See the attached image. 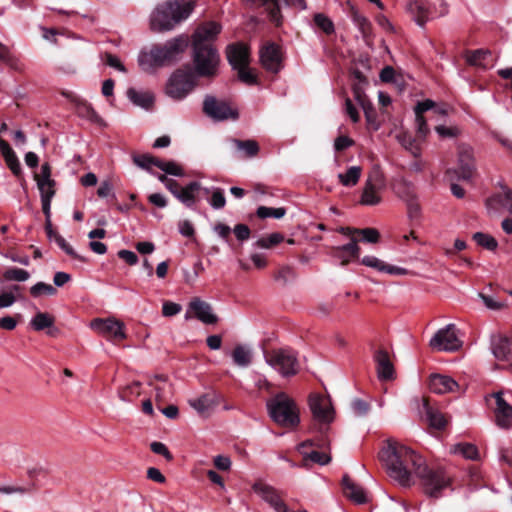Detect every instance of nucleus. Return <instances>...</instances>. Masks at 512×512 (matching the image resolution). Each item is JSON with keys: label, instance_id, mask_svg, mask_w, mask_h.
<instances>
[{"label": "nucleus", "instance_id": "2", "mask_svg": "<svg viewBox=\"0 0 512 512\" xmlns=\"http://www.w3.org/2000/svg\"><path fill=\"white\" fill-rule=\"evenodd\" d=\"M188 46V37L179 35L163 45H153L149 51H141L138 64L144 72H154L157 68L176 62Z\"/></svg>", "mask_w": 512, "mask_h": 512}, {"label": "nucleus", "instance_id": "49", "mask_svg": "<svg viewBox=\"0 0 512 512\" xmlns=\"http://www.w3.org/2000/svg\"><path fill=\"white\" fill-rule=\"evenodd\" d=\"M30 293L33 297H39L42 294L46 295H55L57 290L51 284H47L45 282H37L30 288Z\"/></svg>", "mask_w": 512, "mask_h": 512}, {"label": "nucleus", "instance_id": "35", "mask_svg": "<svg viewBox=\"0 0 512 512\" xmlns=\"http://www.w3.org/2000/svg\"><path fill=\"white\" fill-rule=\"evenodd\" d=\"M362 174V168L360 166H351L345 173H339V182L345 187L355 186Z\"/></svg>", "mask_w": 512, "mask_h": 512}, {"label": "nucleus", "instance_id": "44", "mask_svg": "<svg viewBox=\"0 0 512 512\" xmlns=\"http://www.w3.org/2000/svg\"><path fill=\"white\" fill-rule=\"evenodd\" d=\"M3 277L7 281L24 282L29 279L30 274L24 269L12 267L5 270Z\"/></svg>", "mask_w": 512, "mask_h": 512}, {"label": "nucleus", "instance_id": "55", "mask_svg": "<svg viewBox=\"0 0 512 512\" xmlns=\"http://www.w3.org/2000/svg\"><path fill=\"white\" fill-rule=\"evenodd\" d=\"M479 297L482 299L484 305L490 310L497 311V310L504 309L507 306L505 301H499V300L495 299L494 297L485 295L483 293H480Z\"/></svg>", "mask_w": 512, "mask_h": 512}, {"label": "nucleus", "instance_id": "20", "mask_svg": "<svg viewBox=\"0 0 512 512\" xmlns=\"http://www.w3.org/2000/svg\"><path fill=\"white\" fill-rule=\"evenodd\" d=\"M226 57L233 69L249 64V50L243 43L230 44L226 48Z\"/></svg>", "mask_w": 512, "mask_h": 512}, {"label": "nucleus", "instance_id": "53", "mask_svg": "<svg viewBox=\"0 0 512 512\" xmlns=\"http://www.w3.org/2000/svg\"><path fill=\"white\" fill-rule=\"evenodd\" d=\"M361 236V241L367 243H377L380 239V233L375 228L358 229V234Z\"/></svg>", "mask_w": 512, "mask_h": 512}, {"label": "nucleus", "instance_id": "24", "mask_svg": "<svg viewBox=\"0 0 512 512\" xmlns=\"http://www.w3.org/2000/svg\"><path fill=\"white\" fill-rule=\"evenodd\" d=\"M377 364L378 377L381 380H389L393 378L394 368L390 361L389 355L384 350H379L375 354Z\"/></svg>", "mask_w": 512, "mask_h": 512}, {"label": "nucleus", "instance_id": "56", "mask_svg": "<svg viewBox=\"0 0 512 512\" xmlns=\"http://www.w3.org/2000/svg\"><path fill=\"white\" fill-rule=\"evenodd\" d=\"M0 61L9 65L12 68L17 67L18 60L11 53L10 49L0 42Z\"/></svg>", "mask_w": 512, "mask_h": 512}, {"label": "nucleus", "instance_id": "17", "mask_svg": "<svg viewBox=\"0 0 512 512\" xmlns=\"http://www.w3.org/2000/svg\"><path fill=\"white\" fill-rule=\"evenodd\" d=\"M252 489L262 500L274 508L276 512H288L287 505L274 487L263 483H255Z\"/></svg>", "mask_w": 512, "mask_h": 512}, {"label": "nucleus", "instance_id": "28", "mask_svg": "<svg viewBox=\"0 0 512 512\" xmlns=\"http://www.w3.org/2000/svg\"><path fill=\"white\" fill-rule=\"evenodd\" d=\"M343 491L347 498L357 504H363L367 501L364 489L354 483L348 476L343 477Z\"/></svg>", "mask_w": 512, "mask_h": 512}, {"label": "nucleus", "instance_id": "45", "mask_svg": "<svg viewBox=\"0 0 512 512\" xmlns=\"http://www.w3.org/2000/svg\"><path fill=\"white\" fill-rule=\"evenodd\" d=\"M256 214L261 219H265V218H269V217H272L275 219H280L286 214V209L283 207L272 208V207L260 206L257 208Z\"/></svg>", "mask_w": 512, "mask_h": 512}, {"label": "nucleus", "instance_id": "30", "mask_svg": "<svg viewBox=\"0 0 512 512\" xmlns=\"http://www.w3.org/2000/svg\"><path fill=\"white\" fill-rule=\"evenodd\" d=\"M235 146L237 152L240 153V156L243 158H253L259 152V145L255 140H238L232 139L231 141Z\"/></svg>", "mask_w": 512, "mask_h": 512}, {"label": "nucleus", "instance_id": "15", "mask_svg": "<svg viewBox=\"0 0 512 512\" xmlns=\"http://www.w3.org/2000/svg\"><path fill=\"white\" fill-rule=\"evenodd\" d=\"M190 313H193L196 319L207 325H213L218 322V317L213 313L211 304L198 297L193 298L189 302L185 319L191 318Z\"/></svg>", "mask_w": 512, "mask_h": 512}, {"label": "nucleus", "instance_id": "1", "mask_svg": "<svg viewBox=\"0 0 512 512\" xmlns=\"http://www.w3.org/2000/svg\"><path fill=\"white\" fill-rule=\"evenodd\" d=\"M379 458L389 477L403 487L411 486L415 475L421 480L425 493L437 498L449 485V477L442 470L429 469L421 455L396 440L387 441Z\"/></svg>", "mask_w": 512, "mask_h": 512}, {"label": "nucleus", "instance_id": "8", "mask_svg": "<svg viewBox=\"0 0 512 512\" xmlns=\"http://www.w3.org/2000/svg\"><path fill=\"white\" fill-rule=\"evenodd\" d=\"M197 80L189 69H177L168 79L166 94L174 100L184 99L196 86Z\"/></svg>", "mask_w": 512, "mask_h": 512}, {"label": "nucleus", "instance_id": "32", "mask_svg": "<svg viewBox=\"0 0 512 512\" xmlns=\"http://www.w3.org/2000/svg\"><path fill=\"white\" fill-rule=\"evenodd\" d=\"M491 52L488 50H475L466 55V61L473 66H478L487 69L491 66L489 59H491Z\"/></svg>", "mask_w": 512, "mask_h": 512}, {"label": "nucleus", "instance_id": "51", "mask_svg": "<svg viewBox=\"0 0 512 512\" xmlns=\"http://www.w3.org/2000/svg\"><path fill=\"white\" fill-rule=\"evenodd\" d=\"M54 241L67 255L80 261H85V258L78 255L73 247L60 234H55Z\"/></svg>", "mask_w": 512, "mask_h": 512}, {"label": "nucleus", "instance_id": "58", "mask_svg": "<svg viewBox=\"0 0 512 512\" xmlns=\"http://www.w3.org/2000/svg\"><path fill=\"white\" fill-rule=\"evenodd\" d=\"M352 410L357 416H364L369 411V404L361 399H354L351 403Z\"/></svg>", "mask_w": 512, "mask_h": 512}, {"label": "nucleus", "instance_id": "31", "mask_svg": "<svg viewBox=\"0 0 512 512\" xmlns=\"http://www.w3.org/2000/svg\"><path fill=\"white\" fill-rule=\"evenodd\" d=\"M351 18H352L354 25L360 31L365 42L368 43L370 36L372 34L371 22L365 16H363L361 13H359V11L356 9H352Z\"/></svg>", "mask_w": 512, "mask_h": 512}, {"label": "nucleus", "instance_id": "47", "mask_svg": "<svg viewBox=\"0 0 512 512\" xmlns=\"http://www.w3.org/2000/svg\"><path fill=\"white\" fill-rule=\"evenodd\" d=\"M295 278H296V273H295L294 269L290 266H282L274 274L275 281L280 282L283 285L288 284L290 281H293Z\"/></svg>", "mask_w": 512, "mask_h": 512}, {"label": "nucleus", "instance_id": "22", "mask_svg": "<svg viewBox=\"0 0 512 512\" xmlns=\"http://www.w3.org/2000/svg\"><path fill=\"white\" fill-rule=\"evenodd\" d=\"M361 264L373 268L379 272L391 274V275H404L407 273V270L405 268L393 266L386 264L384 261L380 260L379 258L375 256H364L361 259Z\"/></svg>", "mask_w": 512, "mask_h": 512}, {"label": "nucleus", "instance_id": "36", "mask_svg": "<svg viewBox=\"0 0 512 512\" xmlns=\"http://www.w3.org/2000/svg\"><path fill=\"white\" fill-rule=\"evenodd\" d=\"M394 191L398 197H400L405 202L411 201L416 198L414 187L411 183L401 180L397 182L394 186Z\"/></svg>", "mask_w": 512, "mask_h": 512}, {"label": "nucleus", "instance_id": "5", "mask_svg": "<svg viewBox=\"0 0 512 512\" xmlns=\"http://www.w3.org/2000/svg\"><path fill=\"white\" fill-rule=\"evenodd\" d=\"M220 61V54L214 46H192V72L195 78L217 76Z\"/></svg>", "mask_w": 512, "mask_h": 512}, {"label": "nucleus", "instance_id": "61", "mask_svg": "<svg viewBox=\"0 0 512 512\" xmlns=\"http://www.w3.org/2000/svg\"><path fill=\"white\" fill-rule=\"evenodd\" d=\"M4 159L11 172L15 176H19L21 174V165L16 154L14 153L10 156L5 157Z\"/></svg>", "mask_w": 512, "mask_h": 512}, {"label": "nucleus", "instance_id": "29", "mask_svg": "<svg viewBox=\"0 0 512 512\" xmlns=\"http://www.w3.org/2000/svg\"><path fill=\"white\" fill-rule=\"evenodd\" d=\"M313 445H314L313 441L307 440V441L301 443L299 446V450L303 455V460H304L303 466H307L308 461L319 464V465L328 464L331 461V457L327 453L320 452L317 450H313L311 452H305L303 450L306 446H313Z\"/></svg>", "mask_w": 512, "mask_h": 512}, {"label": "nucleus", "instance_id": "33", "mask_svg": "<svg viewBox=\"0 0 512 512\" xmlns=\"http://www.w3.org/2000/svg\"><path fill=\"white\" fill-rule=\"evenodd\" d=\"M408 10L414 16L419 26H424L429 19V12L424 2L413 0L408 4Z\"/></svg>", "mask_w": 512, "mask_h": 512}, {"label": "nucleus", "instance_id": "25", "mask_svg": "<svg viewBox=\"0 0 512 512\" xmlns=\"http://www.w3.org/2000/svg\"><path fill=\"white\" fill-rule=\"evenodd\" d=\"M128 99L136 106L143 109H150L154 104V95L147 90L129 88L126 92Z\"/></svg>", "mask_w": 512, "mask_h": 512}, {"label": "nucleus", "instance_id": "14", "mask_svg": "<svg viewBox=\"0 0 512 512\" xmlns=\"http://www.w3.org/2000/svg\"><path fill=\"white\" fill-rule=\"evenodd\" d=\"M204 113L215 121L237 119L238 112L232 109L225 101H220L214 96H206L203 103Z\"/></svg>", "mask_w": 512, "mask_h": 512}, {"label": "nucleus", "instance_id": "39", "mask_svg": "<svg viewBox=\"0 0 512 512\" xmlns=\"http://www.w3.org/2000/svg\"><path fill=\"white\" fill-rule=\"evenodd\" d=\"M54 324V318L45 312H38L30 321V325L36 331L44 330Z\"/></svg>", "mask_w": 512, "mask_h": 512}, {"label": "nucleus", "instance_id": "4", "mask_svg": "<svg viewBox=\"0 0 512 512\" xmlns=\"http://www.w3.org/2000/svg\"><path fill=\"white\" fill-rule=\"evenodd\" d=\"M271 419L278 425L292 428L299 424V409L295 402L285 393H278L267 401Z\"/></svg>", "mask_w": 512, "mask_h": 512}, {"label": "nucleus", "instance_id": "34", "mask_svg": "<svg viewBox=\"0 0 512 512\" xmlns=\"http://www.w3.org/2000/svg\"><path fill=\"white\" fill-rule=\"evenodd\" d=\"M424 409L427 421L431 427L438 430L445 428L447 420L441 412L430 407L427 403H424Z\"/></svg>", "mask_w": 512, "mask_h": 512}, {"label": "nucleus", "instance_id": "10", "mask_svg": "<svg viewBox=\"0 0 512 512\" xmlns=\"http://www.w3.org/2000/svg\"><path fill=\"white\" fill-rule=\"evenodd\" d=\"M476 171L473 149L467 145H461L458 148L457 168L448 169L447 175L453 179L452 175L458 180L468 181L472 179Z\"/></svg>", "mask_w": 512, "mask_h": 512}, {"label": "nucleus", "instance_id": "7", "mask_svg": "<svg viewBox=\"0 0 512 512\" xmlns=\"http://www.w3.org/2000/svg\"><path fill=\"white\" fill-rule=\"evenodd\" d=\"M386 188V178L378 165H374L368 173L360 198L362 205L374 206L382 201L381 192Z\"/></svg>", "mask_w": 512, "mask_h": 512}, {"label": "nucleus", "instance_id": "3", "mask_svg": "<svg viewBox=\"0 0 512 512\" xmlns=\"http://www.w3.org/2000/svg\"><path fill=\"white\" fill-rule=\"evenodd\" d=\"M194 7L193 0H167L150 14V29L156 33L171 31L191 15Z\"/></svg>", "mask_w": 512, "mask_h": 512}, {"label": "nucleus", "instance_id": "62", "mask_svg": "<svg viewBox=\"0 0 512 512\" xmlns=\"http://www.w3.org/2000/svg\"><path fill=\"white\" fill-rule=\"evenodd\" d=\"M97 195L100 198L113 197L115 198V193L113 192V186L109 181H102L100 186L97 189Z\"/></svg>", "mask_w": 512, "mask_h": 512}, {"label": "nucleus", "instance_id": "42", "mask_svg": "<svg viewBox=\"0 0 512 512\" xmlns=\"http://www.w3.org/2000/svg\"><path fill=\"white\" fill-rule=\"evenodd\" d=\"M132 159L136 166L149 172H151L152 166L157 167V163L160 160L150 154L133 155Z\"/></svg>", "mask_w": 512, "mask_h": 512}, {"label": "nucleus", "instance_id": "23", "mask_svg": "<svg viewBox=\"0 0 512 512\" xmlns=\"http://www.w3.org/2000/svg\"><path fill=\"white\" fill-rule=\"evenodd\" d=\"M429 386L431 391L436 394L454 392L458 388V384L453 378L439 374L430 377Z\"/></svg>", "mask_w": 512, "mask_h": 512}, {"label": "nucleus", "instance_id": "13", "mask_svg": "<svg viewBox=\"0 0 512 512\" xmlns=\"http://www.w3.org/2000/svg\"><path fill=\"white\" fill-rule=\"evenodd\" d=\"M309 407L313 419L321 425H329L334 419V409L329 397L312 394L309 397Z\"/></svg>", "mask_w": 512, "mask_h": 512}, {"label": "nucleus", "instance_id": "64", "mask_svg": "<svg viewBox=\"0 0 512 512\" xmlns=\"http://www.w3.org/2000/svg\"><path fill=\"white\" fill-rule=\"evenodd\" d=\"M233 231L239 241H245L250 237V229L245 224H237Z\"/></svg>", "mask_w": 512, "mask_h": 512}, {"label": "nucleus", "instance_id": "57", "mask_svg": "<svg viewBox=\"0 0 512 512\" xmlns=\"http://www.w3.org/2000/svg\"><path fill=\"white\" fill-rule=\"evenodd\" d=\"M235 70L238 71V77L242 82L248 85H254L257 83L256 75L248 69V66H241Z\"/></svg>", "mask_w": 512, "mask_h": 512}, {"label": "nucleus", "instance_id": "26", "mask_svg": "<svg viewBox=\"0 0 512 512\" xmlns=\"http://www.w3.org/2000/svg\"><path fill=\"white\" fill-rule=\"evenodd\" d=\"M492 353L498 360L512 357V338L498 336L492 341Z\"/></svg>", "mask_w": 512, "mask_h": 512}, {"label": "nucleus", "instance_id": "63", "mask_svg": "<svg viewBox=\"0 0 512 512\" xmlns=\"http://www.w3.org/2000/svg\"><path fill=\"white\" fill-rule=\"evenodd\" d=\"M181 311V305L173 302H165L162 306V314L166 317H171Z\"/></svg>", "mask_w": 512, "mask_h": 512}, {"label": "nucleus", "instance_id": "59", "mask_svg": "<svg viewBox=\"0 0 512 512\" xmlns=\"http://www.w3.org/2000/svg\"><path fill=\"white\" fill-rule=\"evenodd\" d=\"M150 448L151 450L155 453V454H159V455H162L165 459L167 460H172V454L169 452L168 448L166 447L165 444H163L162 442H152L150 444Z\"/></svg>", "mask_w": 512, "mask_h": 512}, {"label": "nucleus", "instance_id": "27", "mask_svg": "<svg viewBox=\"0 0 512 512\" xmlns=\"http://www.w3.org/2000/svg\"><path fill=\"white\" fill-rule=\"evenodd\" d=\"M201 190V184L197 181H192L177 192L175 198L188 208H192L196 201V192Z\"/></svg>", "mask_w": 512, "mask_h": 512}, {"label": "nucleus", "instance_id": "41", "mask_svg": "<svg viewBox=\"0 0 512 512\" xmlns=\"http://www.w3.org/2000/svg\"><path fill=\"white\" fill-rule=\"evenodd\" d=\"M473 240L483 248L494 251L498 247L497 240L489 234L483 232H476L473 234Z\"/></svg>", "mask_w": 512, "mask_h": 512}, {"label": "nucleus", "instance_id": "16", "mask_svg": "<svg viewBox=\"0 0 512 512\" xmlns=\"http://www.w3.org/2000/svg\"><path fill=\"white\" fill-rule=\"evenodd\" d=\"M221 29V25L214 21L199 25L192 35V46H214L213 42L220 34Z\"/></svg>", "mask_w": 512, "mask_h": 512}, {"label": "nucleus", "instance_id": "43", "mask_svg": "<svg viewBox=\"0 0 512 512\" xmlns=\"http://www.w3.org/2000/svg\"><path fill=\"white\" fill-rule=\"evenodd\" d=\"M453 452L460 454L466 459L476 460L478 458V449L475 445L470 443H459L453 448Z\"/></svg>", "mask_w": 512, "mask_h": 512}, {"label": "nucleus", "instance_id": "50", "mask_svg": "<svg viewBox=\"0 0 512 512\" xmlns=\"http://www.w3.org/2000/svg\"><path fill=\"white\" fill-rule=\"evenodd\" d=\"M37 187L40 191L41 198L52 199L55 195V181H37Z\"/></svg>", "mask_w": 512, "mask_h": 512}, {"label": "nucleus", "instance_id": "6", "mask_svg": "<svg viewBox=\"0 0 512 512\" xmlns=\"http://www.w3.org/2000/svg\"><path fill=\"white\" fill-rule=\"evenodd\" d=\"M266 363L283 377L297 374L299 369L296 353L289 348L273 349L264 353Z\"/></svg>", "mask_w": 512, "mask_h": 512}, {"label": "nucleus", "instance_id": "38", "mask_svg": "<svg viewBox=\"0 0 512 512\" xmlns=\"http://www.w3.org/2000/svg\"><path fill=\"white\" fill-rule=\"evenodd\" d=\"M314 25L324 32L326 35H331L335 32L333 21L324 13H316L313 16Z\"/></svg>", "mask_w": 512, "mask_h": 512}, {"label": "nucleus", "instance_id": "46", "mask_svg": "<svg viewBox=\"0 0 512 512\" xmlns=\"http://www.w3.org/2000/svg\"><path fill=\"white\" fill-rule=\"evenodd\" d=\"M157 168L161 169L166 174L177 177H182L185 174L183 168L174 161L159 160V163H157Z\"/></svg>", "mask_w": 512, "mask_h": 512}, {"label": "nucleus", "instance_id": "21", "mask_svg": "<svg viewBox=\"0 0 512 512\" xmlns=\"http://www.w3.org/2000/svg\"><path fill=\"white\" fill-rule=\"evenodd\" d=\"M358 239L353 237L351 241L345 245L336 246L332 249V255L340 260L341 265H347L353 259L359 258L360 247L358 246Z\"/></svg>", "mask_w": 512, "mask_h": 512}, {"label": "nucleus", "instance_id": "11", "mask_svg": "<svg viewBox=\"0 0 512 512\" xmlns=\"http://www.w3.org/2000/svg\"><path fill=\"white\" fill-rule=\"evenodd\" d=\"M429 345L437 351L454 352L461 348L462 341L456 334L455 325L448 324L434 334L429 341Z\"/></svg>", "mask_w": 512, "mask_h": 512}, {"label": "nucleus", "instance_id": "52", "mask_svg": "<svg viewBox=\"0 0 512 512\" xmlns=\"http://www.w3.org/2000/svg\"><path fill=\"white\" fill-rule=\"evenodd\" d=\"M209 204L214 209H222L226 204V199L223 193V190L220 188H213L210 199L208 200Z\"/></svg>", "mask_w": 512, "mask_h": 512}, {"label": "nucleus", "instance_id": "12", "mask_svg": "<svg viewBox=\"0 0 512 512\" xmlns=\"http://www.w3.org/2000/svg\"><path fill=\"white\" fill-rule=\"evenodd\" d=\"M90 328L112 342L120 341L127 337L124 331V323L114 317L95 318L90 322Z\"/></svg>", "mask_w": 512, "mask_h": 512}, {"label": "nucleus", "instance_id": "18", "mask_svg": "<svg viewBox=\"0 0 512 512\" xmlns=\"http://www.w3.org/2000/svg\"><path fill=\"white\" fill-rule=\"evenodd\" d=\"M222 396L215 392H207L197 398L189 399V405L203 417H208L214 408L220 403Z\"/></svg>", "mask_w": 512, "mask_h": 512}, {"label": "nucleus", "instance_id": "19", "mask_svg": "<svg viewBox=\"0 0 512 512\" xmlns=\"http://www.w3.org/2000/svg\"><path fill=\"white\" fill-rule=\"evenodd\" d=\"M260 60L265 69L277 73L281 69L279 47L273 43L265 45L260 50Z\"/></svg>", "mask_w": 512, "mask_h": 512}, {"label": "nucleus", "instance_id": "37", "mask_svg": "<svg viewBox=\"0 0 512 512\" xmlns=\"http://www.w3.org/2000/svg\"><path fill=\"white\" fill-rule=\"evenodd\" d=\"M232 358L236 365L247 367L252 360L251 351L242 345H238L233 350Z\"/></svg>", "mask_w": 512, "mask_h": 512}, {"label": "nucleus", "instance_id": "60", "mask_svg": "<svg viewBox=\"0 0 512 512\" xmlns=\"http://www.w3.org/2000/svg\"><path fill=\"white\" fill-rule=\"evenodd\" d=\"M78 113L90 120H97L98 115L94 109L86 102H81L78 105Z\"/></svg>", "mask_w": 512, "mask_h": 512}, {"label": "nucleus", "instance_id": "40", "mask_svg": "<svg viewBox=\"0 0 512 512\" xmlns=\"http://www.w3.org/2000/svg\"><path fill=\"white\" fill-rule=\"evenodd\" d=\"M283 240H284L283 234L275 232V233H271L268 236L261 237L260 239H258L255 242L254 246L257 248L269 249V248H272V247L280 244Z\"/></svg>", "mask_w": 512, "mask_h": 512}, {"label": "nucleus", "instance_id": "48", "mask_svg": "<svg viewBox=\"0 0 512 512\" xmlns=\"http://www.w3.org/2000/svg\"><path fill=\"white\" fill-rule=\"evenodd\" d=\"M361 108L364 111L368 127L374 131L378 130L380 128V123L377 120V113L373 104L370 102Z\"/></svg>", "mask_w": 512, "mask_h": 512}, {"label": "nucleus", "instance_id": "54", "mask_svg": "<svg viewBox=\"0 0 512 512\" xmlns=\"http://www.w3.org/2000/svg\"><path fill=\"white\" fill-rule=\"evenodd\" d=\"M35 490L34 484H29L28 486H1L0 485V493L3 494H27L31 493Z\"/></svg>", "mask_w": 512, "mask_h": 512}, {"label": "nucleus", "instance_id": "9", "mask_svg": "<svg viewBox=\"0 0 512 512\" xmlns=\"http://www.w3.org/2000/svg\"><path fill=\"white\" fill-rule=\"evenodd\" d=\"M493 411L495 424L501 429L512 428V405L504 398L502 391L494 392L485 398Z\"/></svg>", "mask_w": 512, "mask_h": 512}]
</instances>
